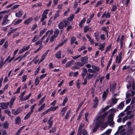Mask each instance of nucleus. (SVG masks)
Returning <instances> with one entry per match:
<instances>
[{"label":"nucleus","instance_id":"72a5a7b5","mask_svg":"<svg viewBox=\"0 0 135 135\" xmlns=\"http://www.w3.org/2000/svg\"><path fill=\"white\" fill-rule=\"evenodd\" d=\"M94 36L95 37V39L97 40V41H98L99 40V33H97L96 32L95 33H94Z\"/></svg>","mask_w":135,"mask_h":135},{"label":"nucleus","instance_id":"49530a36","mask_svg":"<svg viewBox=\"0 0 135 135\" xmlns=\"http://www.w3.org/2000/svg\"><path fill=\"white\" fill-rule=\"evenodd\" d=\"M45 103H44V104H43L38 109V110L39 111H40L43 109L45 107Z\"/></svg>","mask_w":135,"mask_h":135},{"label":"nucleus","instance_id":"423d86ee","mask_svg":"<svg viewBox=\"0 0 135 135\" xmlns=\"http://www.w3.org/2000/svg\"><path fill=\"white\" fill-rule=\"evenodd\" d=\"M93 101L94 102L93 105V107L95 108H97V106L98 105L99 100L98 98L95 97V99L93 100Z\"/></svg>","mask_w":135,"mask_h":135},{"label":"nucleus","instance_id":"bb28decb","mask_svg":"<svg viewBox=\"0 0 135 135\" xmlns=\"http://www.w3.org/2000/svg\"><path fill=\"white\" fill-rule=\"evenodd\" d=\"M74 17V15L72 14L71 16H70L69 17L67 18V20L70 21H71L73 19Z\"/></svg>","mask_w":135,"mask_h":135},{"label":"nucleus","instance_id":"7c9ffc66","mask_svg":"<svg viewBox=\"0 0 135 135\" xmlns=\"http://www.w3.org/2000/svg\"><path fill=\"white\" fill-rule=\"evenodd\" d=\"M46 96H45L41 98L40 100L38 105H40L42 104L44 102L45 99V98Z\"/></svg>","mask_w":135,"mask_h":135},{"label":"nucleus","instance_id":"8fccbe9b","mask_svg":"<svg viewBox=\"0 0 135 135\" xmlns=\"http://www.w3.org/2000/svg\"><path fill=\"white\" fill-rule=\"evenodd\" d=\"M59 30L55 31L54 32V35H55V37H57L59 33Z\"/></svg>","mask_w":135,"mask_h":135},{"label":"nucleus","instance_id":"f8f14e48","mask_svg":"<svg viewBox=\"0 0 135 135\" xmlns=\"http://www.w3.org/2000/svg\"><path fill=\"white\" fill-rule=\"evenodd\" d=\"M15 124H17L19 125L21 122V120L20 117H17L15 119Z\"/></svg>","mask_w":135,"mask_h":135},{"label":"nucleus","instance_id":"f704fd0d","mask_svg":"<svg viewBox=\"0 0 135 135\" xmlns=\"http://www.w3.org/2000/svg\"><path fill=\"white\" fill-rule=\"evenodd\" d=\"M21 110L19 108H18L15 112L14 114L15 115H17L21 111Z\"/></svg>","mask_w":135,"mask_h":135},{"label":"nucleus","instance_id":"a18cd8bd","mask_svg":"<svg viewBox=\"0 0 135 135\" xmlns=\"http://www.w3.org/2000/svg\"><path fill=\"white\" fill-rule=\"evenodd\" d=\"M40 70V67H38L35 70V75H36L38 73V72Z\"/></svg>","mask_w":135,"mask_h":135},{"label":"nucleus","instance_id":"c756f323","mask_svg":"<svg viewBox=\"0 0 135 135\" xmlns=\"http://www.w3.org/2000/svg\"><path fill=\"white\" fill-rule=\"evenodd\" d=\"M70 110H69L67 112L65 116V119H68L69 116H70Z\"/></svg>","mask_w":135,"mask_h":135},{"label":"nucleus","instance_id":"4c0bfd02","mask_svg":"<svg viewBox=\"0 0 135 135\" xmlns=\"http://www.w3.org/2000/svg\"><path fill=\"white\" fill-rule=\"evenodd\" d=\"M29 98L27 95L24 98H20V100L21 101H26V100L28 99Z\"/></svg>","mask_w":135,"mask_h":135},{"label":"nucleus","instance_id":"f257e3e1","mask_svg":"<svg viewBox=\"0 0 135 135\" xmlns=\"http://www.w3.org/2000/svg\"><path fill=\"white\" fill-rule=\"evenodd\" d=\"M1 105L0 107L2 109L7 108L8 107V106L9 105V102H7V103L5 102H2L0 104Z\"/></svg>","mask_w":135,"mask_h":135},{"label":"nucleus","instance_id":"a878e982","mask_svg":"<svg viewBox=\"0 0 135 135\" xmlns=\"http://www.w3.org/2000/svg\"><path fill=\"white\" fill-rule=\"evenodd\" d=\"M92 68L95 71H99L100 69L99 67L95 65H92L91 66Z\"/></svg>","mask_w":135,"mask_h":135},{"label":"nucleus","instance_id":"c03bdc74","mask_svg":"<svg viewBox=\"0 0 135 135\" xmlns=\"http://www.w3.org/2000/svg\"><path fill=\"white\" fill-rule=\"evenodd\" d=\"M31 115V114L29 112L26 115V116L24 117V119L26 120L28 119Z\"/></svg>","mask_w":135,"mask_h":135},{"label":"nucleus","instance_id":"338daca9","mask_svg":"<svg viewBox=\"0 0 135 135\" xmlns=\"http://www.w3.org/2000/svg\"><path fill=\"white\" fill-rule=\"evenodd\" d=\"M42 40H41V39L40 40H39L37 41L35 43L36 45H38V44H41L42 42Z\"/></svg>","mask_w":135,"mask_h":135},{"label":"nucleus","instance_id":"5701e85b","mask_svg":"<svg viewBox=\"0 0 135 135\" xmlns=\"http://www.w3.org/2000/svg\"><path fill=\"white\" fill-rule=\"evenodd\" d=\"M61 51L60 50L56 54V57L59 59L60 58H61Z\"/></svg>","mask_w":135,"mask_h":135},{"label":"nucleus","instance_id":"9b49d317","mask_svg":"<svg viewBox=\"0 0 135 135\" xmlns=\"http://www.w3.org/2000/svg\"><path fill=\"white\" fill-rule=\"evenodd\" d=\"M64 26V23L63 21L61 22L58 25V27L60 29H62Z\"/></svg>","mask_w":135,"mask_h":135},{"label":"nucleus","instance_id":"ea45409f","mask_svg":"<svg viewBox=\"0 0 135 135\" xmlns=\"http://www.w3.org/2000/svg\"><path fill=\"white\" fill-rule=\"evenodd\" d=\"M42 18H41V22H43L47 18V16L46 15H42Z\"/></svg>","mask_w":135,"mask_h":135},{"label":"nucleus","instance_id":"1a4fd4ad","mask_svg":"<svg viewBox=\"0 0 135 135\" xmlns=\"http://www.w3.org/2000/svg\"><path fill=\"white\" fill-rule=\"evenodd\" d=\"M32 20L33 19L32 17H30L24 21V23L26 25H27L30 23Z\"/></svg>","mask_w":135,"mask_h":135},{"label":"nucleus","instance_id":"69168bd1","mask_svg":"<svg viewBox=\"0 0 135 135\" xmlns=\"http://www.w3.org/2000/svg\"><path fill=\"white\" fill-rule=\"evenodd\" d=\"M67 89H64L60 93V94L62 95L66 91Z\"/></svg>","mask_w":135,"mask_h":135},{"label":"nucleus","instance_id":"7ed1b4c3","mask_svg":"<svg viewBox=\"0 0 135 135\" xmlns=\"http://www.w3.org/2000/svg\"><path fill=\"white\" fill-rule=\"evenodd\" d=\"M122 52H120L119 54V58L118 59V56H117L116 57V62H117L118 63H119L121 61L122 58Z\"/></svg>","mask_w":135,"mask_h":135},{"label":"nucleus","instance_id":"e2e57ef3","mask_svg":"<svg viewBox=\"0 0 135 135\" xmlns=\"http://www.w3.org/2000/svg\"><path fill=\"white\" fill-rule=\"evenodd\" d=\"M131 108V106L130 105H129L124 110V112H126L129 111V110Z\"/></svg>","mask_w":135,"mask_h":135},{"label":"nucleus","instance_id":"4468645a","mask_svg":"<svg viewBox=\"0 0 135 135\" xmlns=\"http://www.w3.org/2000/svg\"><path fill=\"white\" fill-rule=\"evenodd\" d=\"M83 127V126L81 125L79 126L78 129V132L77 133L78 135H81V131L82 130H81Z\"/></svg>","mask_w":135,"mask_h":135},{"label":"nucleus","instance_id":"37998d69","mask_svg":"<svg viewBox=\"0 0 135 135\" xmlns=\"http://www.w3.org/2000/svg\"><path fill=\"white\" fill-rule=\"evenodd\" d=\"M108 93H106L105 91H104L102 95V97L103 99H105L107 97V95Z\"/></svg>","mask_w":135,"mask_h":135},{"label":"nucleus","instance_id":"6e6d98bb","mask_svg":"<svg viewBox=\"0 0 135 135\" xmlns=\"http://www.w3.org/2000/svg\"><path fill=\"white\" fill-rule=\"evenodd\" d=\"M6 62H5V61H4V62H2L0 61V69H1L2 68Z\"/></svg>","mask_w":135,"mask_h":135},{"label":"nucleus","instance_id":"4d7b16f0","mask_svg":"<svg viewBox=\"0 0 135 135\" xmlns=\"http://www.w3.org/2000/svg\"><path fill=\"white\" fill-rule=\"evenodd\" d=\"M49 11V10L48 9H46L44 11L43 13L42 14L43 15H46L48 13V11Z\"/></svg>","mask_w":135,"mask_h":135},{"label":"nucleus","instance_id":"603ef678","mask_svg":"<svg viewBox=\"0 0 135 135\" xmlns=\"http://www.w3.org/2000/svg\"><path fill=\"white\" fill-rule=\"evenodd\" d=\"M68 108V106H66L65 107H63L61 110V112H62L65 113L66 110Z\"/></svg>","mask_w":135,"mask_h":135},{"label":"nucleus","instance_id":"a19ab883","mask_svg":"<svg viewBox=\"0 0 135 135\" xmlns=\"http://www.w3.org/2000/svg\"><path fill=\"white\" fill-rule=\"evenodd\" d=\"M89 29V28L88 26H85L84 27V32L85 33Z\"/></svg>","mask_w":135,"mask_h":135},{"label":"nucleus","instance_id":"c85d7f7f","mask_svg":"<svg viewBox=\"0 0 135 135\" xmlns=\"http://www.w3.org/2000/svg\"><path fill=\"white\" fill-rule=\"evenodd\" d=\"M119 5V4H117V5H113L111 9V11L112 12H114L117 9V7Z\"/></svg>","mask_w":135,"mask_h":135},{"label":"nucleus","instance_id":"de8ad7c7","mask_svg":"<svg viewBox=\"0 0 135 135\" xmlns=\"http://www.w3.org/2000/svg\"><path fill=\"white\" fill-rule=\"evenodd\" d=\"M112 59H111L110 60H109V63L108 64V65H107V68L106 69V70L107 71V70H108V68H109V66H110V65L112 63Z\"/></svg>","mask_w":135,"mask_h":135},{"label":"nucleus","instance_id":"cd10ccee","mask_svg":"<svg viewBox=\"0 0 135 135\" xmlns=\"http://www.w3.org/2000/svg\"><path fill=\"white\" fill-rule=\"evenodd\" d=\"M56 130V127H54L52 128L49 131V133H54Z\"/></svg>","mask_w":135,"mask_h":135},{"label":"nucleus","instance_id":"3c124183","mask_svg":"<svg viewBox=\"0 0 135 135\" xmlns=\"http://www.w3.org/2000/svg\"><path fill=\"white\" fill-rule=\"evenodd\" d=\"M49 112V111L48 109L47 110H46L44 112L42 113L41 114V117H42L44 116L47 113H48Z\"/></svg>","mask_w":135,"mask_h":135},{"label":"nucleus","instance_id":"9d476101","mask_svg":"<svg viewBox=\"0 0 135 135\" xmlns=\"http://www.w3.org/2000/svg\"><path fill=\"white\" fill-rule=\"evenodd\" d=\"M124 104L123 102H121L117 106V108L120 110L122 109L124 107Z\"/></svg>","mask_w":135,"mask_h":135},{"label":"nucleus","instance_id":"bf43d9fd","mask_svg":"<svg viewBox=\"0 0 135 135\" xmlns=\"http://www.w3.org/2000/svg\"><path fill=\"white\" fill-rule=\"evenodd\" d=\"M112 44H110L109 45V46H107L106 47V48L105 49V50H106L107 51H108L109 50H110L112 47Z\"/></svg>","mask_w":135,"mask_h":135},{"label":"nucleus","instance_id":"412c9836","mask_svg":"<svg viewBox=\"0 0 135 135\" xmlns=\"http://www.w3.org/2000/svg\"><path fill=\"white\" fill-rule=\"evenodd\" d=\"M40 81L39 80V78L37 76L35 79V86H37L39 84Z\"/></svg>","mask_w":135,"mask_h":135},{"label":"nucleus","instance_id":"0e129e2a","mask_svg":"<svg viewBox=\"0 0 135 135\" xmlns=\"http://www.w3.org/2000/svg\"><path fill=\"white\" fill-rule=\"evenodd\" d=\"M27 76L26 75H25L23 76L22 78V82H23L26 81V80Z\"/></svg>","mask_w":135,"mask_h":135},{"label":"nucleus","instance_id":"680f3d73","mask_svg":"<svg viewBox=\"0 0 135 135\" xmlns=\"http://www.w3.org/2000/svg\"><path fill=\"white\" fill-rule=\"evenodd\" d=\"M88 71L89 73H95L96 72L95 70L91 69H88Z\"/></svg>","mask_w":135,"mask_h":135},{"label":"nucleus","instance_id":"20e7f679","mask_svg":"<svg viewBox=\"0 0 135 135\" xmlns=\"http://www.w3.org/2000/svg\"><path fill=\"white\" fill-rule=\"evenodd\" d=\"M81 61L84 64H86L88 62V57L87 56L81 57Z\"/></svg>","mask_w":135,"mask_h":135},{"label":"nucleus","instance_id":"58836bf2","mask_svg":"<svg viewBox=\"0 0 135 135\" xmlns=\"http://www.w3.org/2000/svg\"><path fill=\"white\" fill-rule=\"evenodd\" d=\"M22 21V19H19L17 20L16 22L13 23V25H16L19 24Z\"/></svg>","mask_w":135,"mask_h":135},{"label":"nucleus","instance_id":"c9c22d12","mask_svg":"<svg viewBox=\"0 0 135 135\" xmlns=\"http://www.w3.org/2000/svg\"><path fill=\"white\" fill-rule=\"evenodd\" d=\"M105 46V43L101 45L100 47H99V49L101 50L102 51L104 50V48Z\"/></svg>","mask_w":135,"mask_h":135},{"label":"nucleus","instance_id":"4be33fe9","mask_svg":"<svg viewBox=\"0 0 135 135\" xmlns=\"http://www.w3.org/2000/svg\"><path fill=\"white\" fill-rule=\"evenodd\" d=\"M4 112L5 113L7 114L9 116H11V112L9 109H7L5 110Z\"/></svg>","mask_w":135,"mask_h":135},{"label":"nucleus","instance_id":"473e14b6","mask_svg":"<svg viewBox=\"0 0 135 135\" xmlns=\"http://www.w3.org/2000/svg\"><path fill=\"white\" fill-rule=\"evenodd\" d=\"M53 120H52L50 122V123L49 122H47V124H49V125L47 129H50L52 127V125L53 124Z\"/></svg>","mask_w":135,"mask_h":135},{"label":"nucleus","instance_id":"dca6fc26","mask_svg":"<svg viewBox=\"0 0 135 135\" xmlns=\"http://www.w3.org/2000/svg\"><path fill=\"white\" fill-rule=\"evenodd\" d=\"M86 20V18L84 17L83 18V20L80 21L79 24V25L80 27L82 28L83 27V26L82 24Z\"/></svg>","mask_w":135,"mask_h":135},{"label":"nucleus","instance_id":"ddd939ff","mask_svg":"<svg viewBox=\"0 0 135 135\" xmlns=\"http://www.w3.org/2000/svg\"><path fill=\"white\" fill-rule=\"evenodd\" d=\"M76 40V39L75 37L74 36H72L71 38V45H73L74 43L76 44V41H75Z\"/></svg>","mask_w":135,"mask_h":135},{"label":"nucleus","instance_id":"aec40b11","mask_svg":"<svg viewBox=\"0 0 135 135\" xmlns=\"http://www.w3.org/2000/svg\"><path fill=\"white\" fill-rule=\"evenodd\" d=\"M3 128L4 129H7L8 128L9 124L7 121H6L3 125Z\"/></svg>","mask_w":135,"mask_h":135},{"label":"nucleus","instance_id":"f03ea898","mask_svg":"<svg viewBox=\"0 0 135 135\" xmlns=\"http://www.w3.org/2000/svg\"><path fill=\"white\" fill-rule=\"evenodd\" d=\"M108 112H105L102 115H100L97 118V120H100L102 119L104 121V119L106 117L108 114Z\"/></svg>","mask_w":135,"mask_h":135},{"label":"nucleus","instance_id":"393cba45","mask_svg":"<svg viewBox=\"0 0 135 135\" xmlns=\"http://www.w3.org/2000/svg\"><path fill=\"white\" fill-rule=\"evenodd\" d=\"M68 100V99L67 97H66L63 100L62 104V106H65L66 103L67 102Z\"/></svg>","mask_w":135,"mask_h":135},{"label":"nucleus","instance_id":"864d4df0","mask_svg":"<svg viewBox=\"0 0 135 135\" xmlns=\"http://www.w3.org/2000/svg\"><path fill=\"white\" fill-rule=\"evenodd\" d=\"M47 75V73H45L41 75L39 77V78L40 80H42L43 78H45Z\"/></svg>","mask_w":135,"mask_h":135},{"label":"nucleus","instance_id":"39448f33","mask_svg":"<svg viewBox=\"0 0 135 135\" xmlns=\"http://www.w3.org/2000/svg\"><path fill=\"white\" fill-rule=\"evenodd\" d=\"M97 120L95 126L99 128L101 125L103 124L104 122L103 121H101L100 120Z\"/></svg>","mask_w":135,"mask_h":135},{"label":"nucleus","instance_id":"09e8293b","mask_svg":"<svg viewBox=\"0 0 135 135\" xmlns=\"http://www.w3.org/2000/svg\"><path fill=\"white\" fill-rule=\"evenodd\" d=\"M118 100V99H117L116 98H113L112 99V103L114 104H116Z\"/></svg>","mask_w":135,"mask_h":135},{"label":"nucleus","instance_id":"052dcab7","mask_svg":"<svg viewBox=\"0 0 135 135\" xmlns=\"http://www.w3.org/2000/svg\"><path fill=\"white\" fill-rule=\"evenodd\" d=\"M84 64L82 62H76V65H78L81 66H83L84 65Z\"/></svg>","mask_w":135,"mask_h":135},{"label":"nucleus","instance_id":"6e6552de","mask_svg":"<svg viewBox=\"0 0 135 135\" xmlns=\"http://www.w3.org/2000/svg\"><path fill=\"white\" fill-rule=\"evenodd\" d=\"M75 61L72 60L69 62H67L66 64V66L68 67L70 66L71 65L75 64L74 63Z\"/></svg>","mask_w":135,"mask_h":135},{"label":"nucleus","instance_id":"e433bc0d","mask_svg":"<svg viewBox=\"0 0 135 135\" xmlns=\"http://www.w3.org/2000/svg\"><path fill=\"white\" fill-rule=\"evenodd\" d=\"M16 99V98L15 97L12 98L11 99V100L9 102V104H13V103L15 101Z\"/></svg>","mask_w":135,"mask_h":135},{"label":"nucleus","instance_id":"774afa93","mask_svg":"<svg viewBox=\"0 0 135 135\" xmlns=\"http://www.w3.org/2000/svg\"><path fill=\"white\" fill-rule=\"evenodd\" d=\"M70 11V9L69 8L66 10L64 13V15L65 16H66L67 15V13L68 12Z\"/></svg>","mask_w":135,"mask_h":135},{"label":"nucleus","instance_id":"2f4dec72","mask_svg":"<svg viewBox=\"0 0 135 135\" xmlns=\"http://www.w3.org/2000/svg\"><path fill=\"white\" fill-rule=\"evenodd\" d=\"M63 21L65 24L64 26L65 27H66L68 25H69L70 23V22L66 20H65Z\"/></svg>","mask_w":135,"mask_h":135},{"label":"nucleus","instance_id":"6ab92c4d","mask_svg":"<svg viewBox=\"0 0 135 135\" xmlns=\"http://www.w3.org/2000/svg\"><path fill=\"white\" fill-rule=\"evenodd\" d=\"M113 114H110L108 116V119L110 120L111 122L113 121Z\"/></svg>","mask_w":135,"mask_h":135},{"label":"nucleus","instance_id":"a211bd4d","mask_svg":"<svg viewBox=\"0 0 135 135\" xmlns=\"http://www.w3.org/2000/svg\"><path fill=\"white\" fill-rule=\"evenodd\" d=\"M112 131V129H109L107 130L104 133L101 135H109Z\"/></svg>","mask_w":135,"mask_h":135},{"label":"nucleus","instance_id":"79ce46f5","mask_svg":"<svg viewBox=\"0 0 135 135\" xmlns=\"http://www.w3.org/2000/svg\"><path fill=\"white\" fill-rule=\"evenodd\" d=\"M81 132V134H82L83 135H88V134L87 131L85 129L83 130Z\"/></svg>","mask_w":135,"mask_h":135},{"label":"nucleus","instance_id":"f3484780","mask_svg":"<svg viewBox=\"0 0 135 135\" xmlns=\"http://www.w3.org/2000/svg\"><path fill=\"white\" fill-rule=\"evenodd\" d=\"M94 75L93 74H90L89 73L87 74V75L86 76V79L88 80L91 79L94 76Z\"/></svg>","mask_w":135,"mask_h":135},{"label":"nucleus","instance_id":"b1692460","mask_svg":"<svg viewBox=\"0 0 135 135\" xmlns=\"http://www.w3.org/2000/svg\"><path fill=\"white\" fill-rule=\"evenodd\" d=\"M9 20L8 19H4L2 21V25L3 26L7 24L8 22L9 21Z\"/></svg>","mask_w":135,"mask_h":135},{"label":"nucleus","instance_id":"13d9d810","mask_svg":"<svg viewBox=\"0 0 135 135\" xmlns=\"http://www.w3.org/2000/svg\"><path fill=\"white\" fill-rule=\"evenodd\" d=\"M128 116H126L123 117L122 119V121L123 123H124L128 119Z\"/></svg>","mask_w":135,"mask_h":135},{"label":"nucleus","instance_id":"0eeeda50","mask_svg":"<svg viewBox=\"0 0 135 135\" xmlns=\"http://www.w3.org/2000/svg\"><path fill=\"white\" fill-rule=\"evenodd\" d=\"M116 85L117 84L115 82L112 85L110 84V91H114V90L115 89Z\"/></svg>","mask_w":135,"mask_h":135},{"label":"nucleus","instance_id":"2eb2a0df","mask_svg":"<svg viewBox=\"0 0 135 135\" xmlns=\"http://www.w3.org/2000/svg\"><path fill=\"white\" fill-rule=\"evenodd\" d=\"M22 12L19 11L16 13V16L17 17H20L22 15Z\"/></svg>","mask_w":135,"mask_h":135},{"label":"nucleus","instance_id":"5fc2aeb1","mask_svg":"<svg viewBox=\"0 0 135 135\" xmlns=\"http://www.w3.org/2000/svg\"><path fill=\"white\" fill-rule=\"evenodd\" d=\"M49 32V30L47 31V32H46L45 33V35H44L41 38L42 40H43L45 37H46L47 36Z\"/></svg>","mask_w":135,"mask_h":135}]
</instances>
